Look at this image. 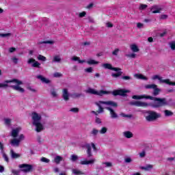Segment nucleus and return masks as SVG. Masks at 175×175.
I'll list each match as a JSON object with an SVG mask.
<instances>
[{
  "instance_id": "8",
  "label": "nucleus",
  "mask_w": 175,
  "mask_h": 175,
  "mask_svg": "<svg viewBox=\"0 0 175 175\" xmlns=\"http://www.w3.org/2000/svg\"><path fill=\"white\" fill-rule=\"evenodd\" d=\"M128 92H129V90H115L112 92V95H113V96H118V95L120 96H126V94H128Z\"/></svg>"
},
{
  "instance_id": "44",
  "label": "nucleus",
  "mask_w": 175,
  "mask_h": 175,
  "mask_svg": "<svg viewBox=\"0 0 175 175\" xmlns=\"http://www.w3.org/2000/svg\"><path fill=\"white\" fill-rule=\"evenodd\" d=\"M11 59H12L13 64H18V58L14 57Z\"/></svg>"
},
{
  "instance_id": "64",
  "label": "nucleus",
  "mask_w": 175,
  "mask_h": 175,
  "mask_svg": "<svg viewBox=\"0 0 175 175\" xmlns=\"http://www.w3.org/2000/svg\"><path fill=\"white\" fill-rule=\"evenodd\" d=\"M143 23H137V28H142V27H143Z\"/></svg>"
},
{
  "instance_id": "20",
  "label": "nucleus",
  "mask_w": 175,
  "mask_h": 175,
  "mask_svg": "<svg viewBox=\"0 0 175 175\" xmlns=\"http://www.w3.org/2000/svg\"><path fill=\"white\" fill-rule=\"evenodd\" d=\"M123 135L126 139H132V137H133V133L132 132L129 131H124L123 133Z\"/></svg>"
},
{
  "instance_id": "38",
  "label": "nucleus",
  "mask_w": 175,
  "mask_h": 175,
  "mask_svg": "<svg viewBox=\"0 0 175 175\" xmlns=\"http://www.w3.org/2000/svg\"><path fill=\"white\" fill-rule=\"evenodd\" d=\"M40 161L41 162H44V163H50V159L44 157H42L41 159H40Z\"/></svg>"
},
{
  "instance_id": "11",
  "label": "nucleus",
  "mask_w": 175,
  "mask_h": 175,
  "mask_svg": "<svg viewBox=\"0 0 175 175\" xmlns=\"http://www.w3.org/2000/svg\"><path fill=\"white\" fill-rule=\"evenodd\" d=\"M27 64H31L32 68H38V69H40V63L39 62L35 60L33 58H30L27 61Z\"/></svg>"
},
{
  "instance_id": "63",
  "label": "nucleus",
  "mask_w": 175,
  "mask_h": 175,
  "mask_svg": "<svg viewBox=\"0 0 175 175\" xmlns=\"http://www.w3.org/2000/svg\"><path fill=\"white\" fill-rule=\"evenodd\" d=\"M96 124H102V121L100 120V118L98 117L96 118Z\"/></svg>"
},
{
  "instance_id": "7",
  "label": "nucleus",
  "mask_w": 175,
  "mask_h": 175,
  "mask_svg": "<svg viewBox=\"0 0 175 175\" xmlns=\"http://www.w3.org/2000/svg\"><path fill=\"white\" fill-rule=\"evenodd\" d=\"M19 167L20 169H22L21 172H23L24 173H29V172H32L33 165L24 163L19 165Z\"/></svg>"
},
{
  "instance_id": "1",
  "label": "nucleus",
  "mask_w": 175,
  "mask_h": 175,
  "mask_svg": "<svg viewBox=\"0 0 175 175\" xmlns=\"http://www.w3.org/2000/svg\"><path fill=\"white\" fill-rule=\"evenodd\" d=\"M143 99H150V100H154V102L150 103H147V107L150 106V107H153L154 109H159V107H163V106H167V100L166 98H157L153 97L151 96H142Z\"/></svg>"
},
{
  "instance_id": "21",
  "label": "nucleus",
  "mask_w": 175,
  "mask_h": 175,
  "mask_svg": "<svg viewBox=\"0 0 175 175\" xmlns=\"http://www.w3.org/2000/svg\"><path fill=\"white\" fill-rule=\"evenodd\" d=\"M130 49L132 51L133 53H138V51H140L137 45L135 44H133L130 46Z\"/></svg>"
},
{
  "instance_id": "40",
  "label": "nucleus",
  "mask_w": 175,
  "mask_h": 175,
  "mask_svg": "<svg viewBox=\"0 0 175 175\" xmlns=\"http://www.w3.org/2000/svg\"><path fill=\"white\" fill-rule=\"evenodd\" d=\"M8 36H12V33H0V38H8Z\"/></svg>"
},
{
  "instance_id": "15",
  "label": "nucleus",
  "mask_w": 175,
  "mask_h": 175,
  "mask_svg": "<svg viewBox=\"0 0 175 175\" xmlns=\"http://www.w3.org/2000/svg\"><path fill=\"white\" fill-rule=\"evenodd\" d=\"M62 98L66 102L69 100V92L68 91V89L65 88L63 90Z\"/></svg>"
},
{
  "instance_id": "37",
  "label": "nucleus",
  "mask_w": 175,
  "mask_h": 175,
  "mask_svg": "<svg viewBox=\"0 0 175 175\" xmlns=\"http://www.w3.org/2000/svg\"><path fill=\"white\" fill-rule=\"evenodd\" d=\"M53 62H61V57L59 56L56 55L53 59Z\"/></svg>"
},
{
  "instance_id": "34",
  "label": "nucleus",
  "mask_w": 175,
  "mask_h": 175,
  "mask_svg": "<svg viewBox=\"0 0 175 175\" xmlns=\"http://www.w3.org/2000/svg\"><path fill=\"white\" fill-rule=\"evenodd\" d=\"M4 124H5V125H7L8 126H10V124H12V120H10L9 118H5Z\"/></svg>"
},
{
  "instance_id": "39",
  "label": "nucleus",
  "mask_w": 175,
  "mask_h": 175,
  "mask_svg": "<svg viewBox=\"0 0 175 175\" xmlns=\"http://www.w3.org/2000/svg\"><path fill=\"white\" fill-rule=\"evenodd\" d=\"M78 159H79V157H77V155H75V154L71 155V159H70V160H71L72 162H76V161H77Z\"/></svg>"
},
{
  "instance_id": "17",
  "label": "nucleus",
  "mask_w": 175,
  "mask_h": 175,
  "mask_svg": "<svg viewBox=\"0 0 175 175\" xmlns=\"http://www.w3.org/2000/svg\"><path fill=\"white\" fill-rule=\"evenodd\" d=\"M95 159H92L90 160H84V161H81L80 162L81 165H91L92 163H95Z\"/></svg>"
},
{
  "instance_id": "54",
  "label": "nucleus",
  "mask_w": 175,
  "mask_h": 175,
  "mask_svg": "<svg viewBox=\"0 0 175 175\" xmlns=\"http://www.w3.org/2000/svg\"><path fill=\"white\" fill-rule=\"evenodd\" d=\"M3 157L4 158L5 162H9V157H8V154L5 153L3 154Z\"/></svg>"
},
{
  "instance_id": "52",
  "label": "nucleus",
  "mask_w": 175,
  "mask_h": 175,
  "mask_svg": "<svg viewBox=\"0 0 175 175\" xmlns=\"http://www.w3.org/2000/svg\"><path fill=\"white\" fill-rule=\"evenodd\" d=\"M120 116L122 117H124L125 118H131V117H132V115H126L124 113H120Z\"/></svg>"
},
{
  "instance_id": "47",
  "label": "nucleus",
  "mask_w": 175,
  "mask_h": 175,
  "mask_svg": "<svg viewBox=\"0 0 175 175\" xmlns=\"http://www.w3.org/2000/svg\"><path fill=\"white\" fill-rule=\"evenodd\" d=\"M136 76H137L138 79H141L142 80H147V77H144L143 75H137Z\"/></svg>"
},
{
  "instance_id": "57",
  "label": "nucleus",
  "mask_w": 175,
  "mask_h": 175,
  "mask_svg": "<svg viewBox=\"0 0 175 175\" xmlns=\"http://www.w3.org/2000/svg\"><path fill=\"white\" fill-rule=\"evenodd\" d=\"M118 51H120V49H116L112 52L113 55H118Z\"/></svg>"
},
{
  "instance_id": "46",
  "label": "nucleus",
  "mask_w": 175,
  "mask_h": 175,
  "mask_svg": "<svg viewBox=\"0 0 175 175\" xmlns=\"http://www.w3.org/2000/svg\"><path fill=\"white\" fill-rule=\"evenodd\" d=\"M133 99H136V100H139V99H143V96H137V95H134L132 96Z\"/></svg>"
},
{
  "instance_id": "55",
  "label": "nucleus",
  "mask_w": 175,
  "mask_h": 175,
  "mask_svg": "<svg viewBox=\"0 0 175 175\" xmlns=\"http://www.w3.org/2000/svg\"><path fill=\"white\" fill-rule=\"evenodd\" d=\"M24 139H25V137L23 134H21L18 138V140H19V142L21 143V141L24 140Z\"/></svg>"
},
{
  "instance_id": "43",
  "label": "nucleus",
  "mask_w": 175,
  "mask_h": 175,
  "mask_svg": "<svg viewBox=\"0 0 175 175\" xmlns=\"http://www.w3.org/2000/svg\"><path fill=\"white\" fill-rule=\"evenodd\" d=\"M86 14H87V12L83 11V12L79 13V17H80V18H83V17H85Z\"/></svg>"
},
{
  "instance_id": "33",
  "label": "nucleus",
  "mask_w": 175,
  "mask_h": 175,
  "mask_svg": "<svg viewBox=\"0 0 175 175\" xmlns=\"http://www.w3.org/2000/svg\"><path fill=\"white\" fill-rule=\"evenodd\" d=\"M165 117H170L171 116H173V112H172L170 110L165 109L164 111Z\"/></svg>"
},
{
  "instance_id": "3",
  "label": "nucleus",
  "mask_w": 175,
  "mask_h": 175,
  "mask_svg": "<svg viewBox=\"0 0 175 175\" xmlns=\"http://www.w3.org/2000/svg\"><path fill=\"white\" fill-rule=\"evenodd\" d=\"M103 68H104V69H109V70H113L114 72H117L111 75V77H113V79H118V77H121V76H122V71H121L122 70V69H121L120 68L113 67L111 64H103Z\"/></svg>"
},
{
  "instance_id": "19",
  "label": "nucleus",
  "mask_w": 175,
  "mask_h": 175,
  "mask_svg": "<svg viewBox=\"0 0 175 175\" xmlns=\"http://www.w3.org/2000/svg\"><path fill=\"white\" fill-rule=\"evenodd\" d=\"M18 133H20V129H18V128L12 129L11 136L14 138H16L18 136Z\"/></svg>"
},
{
  "instance_id": "45",
  "label": "nucleus",
  "mask_w": 175,
  "mask_h": 175,
  "mask_svg": "<svg viewBox=\"0 0 175 175\" xmlns=\"http://www.w3.org/2000/svg\"><path fill=\"white\" fill-rule=\"evenodd\" d=\"M12 173L13 175H20V170H12Z\"/></svg>"
},
{
  "instance_id": "36",
  "label": "nucleus",
  "mask_w": 175,
  "mask_h": 175,
  "mask_svg": "<svg viewBox=\"0 0 175 175\" xmlns=\"http://www.w3.org/2000/svg\"><path fill=\"white\" fill-rule=\"evenodd\" d=\"M90 133L92 136H96L99 133V131L96 129H93Z\"/></svg>"
},
{
  "instance_id": "59",
  "label": "nucleus",
  "mask_w": 175,
  "mask_h": 175,
  "mask_svg": "<svg viewBox=\"0 0 175 175\" xmlns=\"http://www.w3.org/2000/svg\"><path fill=\"white\" fill-rule=\"evenodd\" d=\"M126 57H129L130 58H136V53H131L130 55H126Z\"/></svg>"
},
{
  "instance_id": "49",
  "label": "nucleus",
  "mask_w": 175,
  "mask_h": 175,
  "mask_svg": "<svg viewBox=\"0 0 175 175\" xmlns=\"http://www.w3.org/2000/svg\"><path fill=\"white\" fill-rule=\"evenodd\" d=\"M86 73H92V67H89L85 69Z\"/></svg>"
},
{
  "instance_id": "14",
  "label": "nucleus",
  "mask_w": 175,
  "mask_h": 175,
  "mask_svg": "<svg viewBox=\"0 0 175 175\" xmlns=\"http://www.w3.org/2000/svg\"><path fill=\"white\" fill-rule=\"evenodd\" d=\"M106 110H108L111 114V118H117L118 117V115L117 114V113H116V111H114L113 109H111L109 107H105Z\"/></svg>"
},
{
  "instance_id": "5",
  "label": "nucleus",
  "mask_w": 175,
  "mask_h": 175,
  "mask_svg": "<svg viewBox=\"0 0 175 175\" xmlns=\"http://www.w3.org/2000/svg\"><path fill=\"white\" fill-rule=\"evenodd\" d=\"M147 113L148 116H146V120L149 122L155 121L156 120H158V118H161L160 113H158L154 111H148Z\"/></svg>"
},
{
  "instance_id": "4",
  "label": "nucleus",
  "mask_w": 175,
  "mask_h": 175,
  "mask_svg": "<svg viewBox=\"0 0 175 175\" xmlns=\"http://www.w3.org/2000/svg\"><path fill=\"white\" fill-rule=\"evenodd\" d=\"M5 83H15L16 85H11L10 86V88H12L14 91H18V92L23 93L25 92L24 88L20 87V85H23V81L17 79H14L10 81H6Z\"/></svg>"
},
{
  "instance_id": "62",
  "label": "nucleus",
  "mask_w": 175,
  "mask_h": 175,
  "mask_svg": "<svg viewBox=\"0 0 175 175\" xmlns=\"http://www.w3.org/2000/svg\"><path fill=\"white\" fill-rule=\"evenodd\" d=\"M14 51H16V48L11 47L9 49V53H14Z\"/></svg>"
},
{
  "instance_id": "18",
  "label": "nucleus",
  "mask_w": 175,
  "mask_h": 175,
  "mask_svg": "<svg viewBox=\"0 0 175 175\" xmlns=\"http://www.w3.org/2000/svg\"><path fill=\"white\" fill-rule=\"evenodd\" d=\"M36 79H38L39 80L42 81V83H45L46 84L50 83V80L46 79L42 75H37Z\"/></svg>"
},
{
  "instance_id": "9",
  "label": "nucleus",
  "mask_w": 175,
  "mask_h": 175,
  "mask_svg": "<svg viewBox=\"0 0 175 175\" xmlns=\"http://www.w3.org/2000/svg\"><path fill=\"white\" fill-rule=\"evenodd\" d=\"M159 80L161 83H164L165 84H167L168 85H175V82L170 81V79H162V77H160L159 75H154L152 77V80Z\"/></svg>"
},
{
  "instance_id": "61",
  "label": "nucleus",
  "mask_w": 175,
  "mask_h": 175,
  "mask_svg": "<svg viewBox=\"0 0 175 175\" xmlns=\"http://www.w3.org/2000/svg\"><path fill=\"white\" fill-rule=\"evenodd\" d=\"M160 18H161V20H166V18H167V15H166V14H162V15L160 16Z\"/></svg>"
},
{
  "instance_id": "26",
  "label": "nucleus",
  "mask_w": 175,
  "mask_h": 175,
  "mask_svg": "<svg viewBox=\"0 0 175 175\" xmlns=\"http://www.w3.org/2000/svg\"><path fill=\"white\" fill-rule=\"evenodd\" d=\"M157 87H158V85L155 84H150V85H146L145 86V88H146V90H154V88H157Z\"/></svg>"
},
{
  "instance_id": "58",
  "label": "nucleus",
  "mask_w": 175,
  "mask_h": 175,
  "mask_svg": "<svg viewBox=\"0 0 175 175\" xmlns=\"http://www.w3.org/2000/svg\"><path fill=\"white\" fill-rule=\"evenodd\" d=\"M51 95H52V96H53V98H56V96H57V92H55V90H52L51 92Z\"/></svg>"
},
{
  "instance_id": "27",
  "label": "nucleus",
  "mask_w": 175,
  "mask_h": 175,
  "mask_svg": "<svg viewBox=\"0 0 175 175\" xmlns=\"http://www.w3.org/2000/svg\"><path fill=\"white\" fill-rule=\"evenodd\" d=\"M154 9H157V5L153 6L150 9L152 13H153V14L161 13V10H162V9H161V8H159V9H157L156 10H154Z\"/></svg>"
},
{
  "instance_id": "23",
  "label": "nucleus",
  "mask_w": 175,
  "mask_h": 175,
  "mask_svg": "<svg viewBox=\"0 0 175 175\" xmlns=\"http://www.w3.org/2000/svg\"><path fill=\"white\" fill-rule=\"evenodd\" d=\"M72 61H77L79 62V64H84V62H85V60H81L80 59V57H77V56H73L72 57Z\"/></svg>"
},
{
  "instance_id": "30",
  "label": "nucleus",
  "mask_w": 175,
  "mask_h": 175,
  "mask_svg": "<svg viewBox=\"0 0 175 175\" xmlns=\"http://www.w3.org/2000/svg\"><path fill=\"white\" fill-rule=\"evenodd\" d=\"M54 161H55V163L58 165L62 161V157H61V156H56L55 157Z\"/></svg>"
},
{
  "instance_id": "12",
  "label": "nucleus",
  "mask_w": 175,
  "mask_h": 175,
  "mask_svg": "<svg viewBox=\"0 0 175 175\" xmlns=\"http://www.w3.org/2000/svg\"><path fill=\"white\" fill-rule=\"evenodd\" d=\"M98 103L100 105H107V106H111L112 107H118V104L114 101L109 100V101H102L100 100Z\"/></svg>"
},
{
  "instance_id": "24",
  "label": "nucleus",
  "mask_w": 175,
  "mask_h": 175,
  "mask_svg": "<svg viewBox=\"0 0 175 175\" xmlns=\"http://www.w3.org/2000/svg\"><path fill=\"white\" fill-rule=\"evenodd\" d=\"M152 167H153L152 165L148 164L145 167H141V169L142 170H145L146 172H148V171L151 170V169H152Z\"/></svg>"
},
{
  "instance_id": "16",
  "label": "nucleus",
  "mask_w": 175,
  "mask_h": 175,
  "mask_svg": "<svg viewBox=\"0 0 175 175\" xmlns=\"http://www.w3.org/2000/svg\"><path fill=\"white\" fill-rule=\"evenodd\" d=\"M85 147L87 148V154H88V158H91V157H92V148H91V145H90V144H87L85 145Z\"/></svg>"
},
{
  "instance_id": "48",
  "label": "nucleus",
  "mask_w": 175,
  "mask_h": 175,
  "mask_svg": "<svg viewBox=\"0 0 175 175\" xmlns=\"http://www.w3.org/2000/svg\"><path fill=\"white\" fill-rule=\"evenodd\" d=\"M170 46L171 47V50H175V41L170 42Z\"/></svg>"
},
{
  "instance_id": "2",
  "label": "nucleus",
  "mask_w": 175,
  "mask_h": 175,
  "mask_svg": "<svg viewBox=\"0 0 175 175\" xmlns=\"http://www.w3.org/2000/svg\"><path fill=\"white\" fill-rule=\"evenodd\" d=\"M31 118L33 120V125L36 126V132H42V131L44 130V126H43V124L40 122V120H42V116L39 115L36 112H33L31 113Z\"/></svg>"
},
{
  "instance_id": "6",
  "label": "nucleus",
  "mask_w": 175,
  "mask_h": 175,
  "mask_svg": "<svg viewBox=\"0 0 175 175\" xmlns=\"http://www.w3.org/2000/svg\"><path fill=\"white\" fill-rule=\"evenodd\" d=\"M86 92L88 94H92V95H98L99 96H102L103 95H107L109 94H111L110 92L106 91V90H100V92H98L95 90V89L89 88Z\"/></svg>"
},
{
  "instance_id": "10",
  "label": "nucleus",
  "mask_w": 175,
  "mask_h": 175,
  "mask_svg": "<svg viewBox=\"0 0 175 175\" xmlns=\"http://www.w3.org/2000/svg\"><path fill=\"white\" fill-rule=\"evenodd\" d=\"M131 106H136L137 107H147L148 105L147 103L142 102V101H131L129 103Z\"/></svg>"
},
{
  "instance_id": "56",
  "label": "nucleus",
  "mask_w": 175,
  "mask_h": 175,
  "mask_svg": "<svg viewBox=\"0 0 175 175\" xmlns=\"http://www.w3.org/2000/svg\"><path fill=\"white\" fill-rule=\"evenodd\" d=\"M124 162H126V163H131V162H132V159H131V157H127L124 159Z\"/></svg>"
},
{
  "instance_id": "29",
  "label": "nucleus",
  "mask_w": 175,
  "mask_h": 175,
  "mask_svg": "<svg viewBox=\"0 0 175 175\" xmlns=\"http://www.w3.org/2000/svg\"><path fill=\"white\" fill-rule=\"evenodd\" d=\"M37 59H38V61H42V62H45V61H47V58L42 55H38L37 57Z\"/></svg>"
},
{
  "instance_id": "51",
  "label": "nucleus",
  "mask_w": 175,
  "mask_h": 175,
  "mask_svg": "<svg viewBox=\"0 0 175 175\" xmlns=\"http://www.w3.org/2000/svg\"><path fill=\"white\" fill-rule=\"evenodd\" d=\"M148 7L146 4H141L139 6V10H144Z\"/></svg>"
},
{
  "instance_id": "50",
  "label": "nucleus",
  "mask_w": 175,
  "mask_h": 175,
  "mask_svg": "<svg viewBox=\"0 0 175 175\" xmlns=\"http://www.w3.org/2000/svg\"><path fill=\"white\" fill-rule=\"evenodd\" d=\"M70 111H72V113H77L79 111V108L77 107L71 108L70 109Z\"/></svg>"
},
{
  "instance_id": "28",
  "label": "nucleus",
  "mask_w": 175,
  "mask_h": 175,
  "mask_svg": "<svg viewBox=\"0 0 175 175\" xmlns=\"http://www.w3.org/2000/svg\"><path fill=\"white\" fill-rule=\"evenodd\" d=\"M153 90H154V92L152 93L153 96H157V95H159V92H161V89L157 87Z\"/></svg>"
},
{
  "instance_id": "42",
  "label": "nucleus",
  "mask_w": 175,
  "mask_h": 175,
  "mask_svg": "<svg viewBox=\"0 0 175 175\" xmlns=\"http://www.w3.org/2000/svg\"><path fill=\"white\" fill-rule=\"evenodd\" d=\"M106 132H107V128H106V127H103L101 129V130L100 131V133L101 135H105V133H106Z\"/></svg>"
},
{
  "instance_id": "25",
  "label": "nucleus",
  "mask_w": 175,
  "mask_h": 175,
  "mask_svg": "<svg viewBox=\"0 0 175 175\" xmlns=\"http://www.w3.org/2000/svg\"><path fill=\"white\" fill-rule=\"evenodd\" d=\"M100 103H95L96 106H98V110L97 111L98 113H103L104 109L103 107L99 104Z\"/></svg>"
},
{
  "instance_id": "53",
  "label": "nucleus",
  "mask_w": 175,
  "mask_h": 175,
  "mask_svg": "<svg viewBox=\"0 0 175 175\" xmlns=\"http://www.w3.org/2000/svg\"><path fill=\"white\" fill-rule=\"evenodd\" d=\"M53 77H62V74H61L60 72H55L53 74Z\"/></svg>"
},
{
  "instance_id": "31",
  "label": "nucleus",
  "mask_w": 175,
  "mask_h": 175,
  "mask_svg": "<svg viewBox=\"0 0 175 175\" xmlns=\"http://www.w3.org/2000/svg\"><path fill=\"white\" fill-rule=\"evenodd\" d=\"M87 64H88V65H98V64H99V62H96L94 59H90L87 62Z\"/></svg>"
},
{
  "instance_id": "41",
  "label": "nucleus",
  "mask_w": 175,
  "mask_h": 175,
  "mask_svg": "<svg viewBox=\"0 0 175 175\" xmlns=\"http://www.w3.org/2000/svg\"><path fill=\"white\" fill-rule=\"evenodd\" d=\"M83 94L81 93H73L72 94V98H80V96H82Z\"/></svg>"
},
{
  "instance_id": "32",
  "label": "nucleus",
  "mask_w": 175,
  "mask_h": 175,
  "mask_svg": "<svg viewBox=\"0 0 175 175\" xmlns=\"http://www.w3.org/2000/svg\"><path fill=\"white\" fill-rule=\"evenodd\" d=\"M39 44H54V41L46 40L39 42Z\"/></svg>"
},
{
  "instance_id": "13",
  "label": "nucleus",
  "mask_w": 175,
  "mask_h": 175,
  "mask_svg": "<svg viewBox=\"0 0 175 175\" xmlns=\"http://www.w3.org/2000/svg\"><path fill=\"white\" fill-rule=\"evenodd\" d=\"M10 144H11L12 147H19L20 140L17 138H13L10 141Z\"/></svg>"
},
{
  "instance_id": "35",
  "label": "nucleus",
  "mask_w": 175,
  "mask_h": 175,
  "mask_svg": "<svg viewBox=\"0 0 175 175\" xmlns=\"http://www.w3.org/2000/svg\"><path fill=\"white\" fill-rule=\"evenodd\" d=\"M72 173L75 175L84 174V172L76 169L72 170Z\"/></svg>"
},
{
  "instance_id": "60",
  "label": "nucleus",
  "mask_w": 175,
  "mask_h": 175,
  "mask_svg": "<svg viewBox=\"0 0 175 175\" xmlns=\"http://www.w3.org/2000/svg\"><path fill=\"white\" fill-rule=\"evenodd\" d=\"M122 79V80H131L132 78L129 76H123Z\"/></svg>"
},
{
  "instance_id": "22",
  "label": "nucleus",
  "mask_w": 175,
  "mask_h": 175,
  "mask_svg": "<svg viewBox=\"0 0 175 175\" xmlns=\"http://www.w3.org/2000/svg\"><path fill=\"white\" fill-rule=\"evenodd\" d=\"M11 157L13 159H17V158H20L21 155L20 154H17L14 152V150H10Z\"/></svg>"
}]
</instances>
